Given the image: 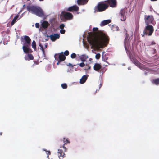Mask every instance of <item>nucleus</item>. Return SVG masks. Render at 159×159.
I'll return each instance as SVG.
<instances>
[{"label":"nucleus","mask_w":159,"mask_h":159,"mask_svg":"<svg viewBox=\"0 0 159 159\" xmlns=\"http://www.w3.org/2000/svg\"><path fill=\"white\" fill-rule=\"evenodd\" d=\"M99 36L98 37L89 36L87 38L89 44L97 49L99 50L100 48H102L106 47L109 42L108 36L105 33L98 31Z\"/></svg>","instance_id":"nucleus-1"},{"label":"nucleus","mask_w":159,"mask_h":159,"mask_svg":"<svg viewBox=\"0 0 159 159\" xmlns=\"http://www.w3.org/2000/svg\"><path fill=\"white\" fill-rule=\"evenodd\" d=\"M31 39L28 36H24V38L22 41L23 42L22 48L23 52L26 53H31L32 51L30 48Z\"/></svg>","instance_id":"nucleus-2"},{"label":"nucleus","mask_w":159,"mask_h":159,"mask_svg":"<svg viewBox=\"0 0 159 159\" xmlns=\"http://www.w3.org/2000/svg\"><path fill=\"white\" fill-rule=\"evenodd\" d=\"M27 10L39 17H42L44 16L43 10L40 7L34 6H29L27 7Z\"/></svg>","instance_id":"nucleus-3"},{"label":"nucleus","mask_w":159,"mask_h":159,"mask_svg":"<svg viewBox=\"0 0 159 159\" xmlns=\"http://www.w3.org/2000/svg\"><path fill=\"white\" fill-rule=\"evenodd\" d=\"M108 7V5L105 1L99 2L97 5L95 6L94 10V13L103 12L105 11Z\"/></svg>","instance_id":"nucleus-4"},{"label":"nucleus","mask_w":159,"mask_h":159,"mask_svg":"<svg viewBox=\"0 0 159 159\" xmlns=\"http://www.w3.org/2000/svg\"><path fill=\"white\" fill-rule=\"evenodd\" d=\"M72 14L69 12L62 11L61 16V18L62 20H71L73 18Z\"/></svg>","instance_id":"nucleus-5"},{"label":"nucleus","mask_w":159,"mask_h":159,"mask_svg":"<svg viewBox=\"0 0 159 159\" xmlns=\"http://www.w3.org/2000/svg\"><path fill=\"white\" fill-rule=\"evenodd\" d=\"M154 30L153 26L152 25H148L145 27L144 30V34H148V36H151Z\"/></svg>","instance_id":"nucleus-6"},{"label":"nucleus","mask_w":159,"mask_h":159,"mask_svg":"<svg viewBox=\"0 0 159 159\" xmlns=\"http://www.w3.org/2000/svg\"><path fill=\"white\" fill-rule=\"evenodd\" d=\"M127 12L125 8L121 9L119 13V16L122 21H125L126 19V14Z\"/></svg>","instance_id":"nucleus-7"},{"label":"nucleus","mask_w":159,"mask_h":159,"mask_svg":"<svg viewBox=\"0 0 159 159\" xmlns=\"http://www.w3.org/2000/svg\"><path fill=\"white\" fill-rule=\"evenodd\" d=\"M54 57L56 61H64L66 58L65 55L63 52L60 53H56L54 55Z\"/></svg>","instance_id":"nucleus-8"},{"label":"nucleus","mask_w":159,"mask_h":159,"mask_svg":"<svg viewBox=\"0 0 159 159\" xmlns=\"http://www.w3.org/2000/svg\"><path fill=\"white\" fill-rule=\"evenodd\" d=\"M144 20L146 24L148 25L152 23L154 20V18L152 15H145Z\"/></svg>","instance_id":"nucleus-9"},{"label":"nucleus","mask_w":159,"mask_h":159,"mask_svg":"<svg viewBox=\"0 0 159 159\" xmlns=\"http://www.w3.org/2000/svg\"><path fill=\"white\" fill-rule=\"evenodd\" d=\"M108 5V7L110 6L112 8H114L117 6V1L116 0H107L105 1Z\"/></svg>","instance_id":"nucleus-10"},{"label":"nucleus","mask_w":159,"mask_h":159,"mask_svg":"<svg viewBox=\"0 0 159 159\" xmlns=\"http://www.w3.org/2000/svg\"><path fill=\"white\" fill-rule=\"evenodd\" d=\"M46 36L47 37H50L51 40L53 42L55 41L57 39H59L60 37V34H54L53 35L51 34L49 36L46 34Z\"/></svg>","instance_id":"nucleus-11"},{"label":"nucleus","mask_w":159,"mask_h":159,"mask_svg":"<svg viewBox=\"0 0 159 159\" xmlns=\"http://www.w3.org/2000/svg\"><path fill=\"white\" fill-rule=\"evenodd\" d=\"M79 10V7L76 5H74L73 6L70 7L66 9L67 11H77Z\"/></svg>","instance_id":"nucleus-12"},{"label":"nucleus","mask_w":159,"mask_h":159,"mask_svg":"<svg viewBox=\"0 0 159 159\" xmlns=\"http://www.w3.org/2000/svg\"><path fill=\"white\" fill-rule=\"evenodd\" d=\"M101 67L102 66L100 64L96 63L94 66L93 68L95 71L99 72V70L101 68Z\"/></svg>","instance_id":"nucleus-13"},{"label":"nucleus","mask_w":159,"mask_h":159,"mask_svg":"<svg viewBox=\"0 0 159 159\" xmlns=\"http://www.w3.org/2000/svg\"><path fill=\"white\" fill-rule=\"evenodd\" d=\"M89 0H77V3L79 5H84L87 3Z\"/></svg>","instance_id":"nucleus-14"},{"label":"nucleus","mask_w":159,"mask_h":159,"mask_svg":"<svg viewBox=\"0 0 159 159\" xmlns=\"http://www.w3.org/2000/svg\"><path fill=\"white\" fill-rule=\"evenodd\" d=\"M63 141L64 144L63 145L62 147L64 149V151L66 152L67 149L66 147H65V144L67 143H70V142L69 140L68 139H66L65 138H64Z\"/></svg>","instance_id":"nucleus-15"},{"label":"nucleus","mask_w":159,"mask_h":159,"mask_svg":"<svg viewBox=\"0 0 159 159\" xmlns=\"http://www.w3.org/2000/svg\"><path fill=\"white\" fill-rule=\"evenodd\" d=\"M111 22V21L110 20H104L101 22L100 24V26H104L110 23Z\"/></svg>","instance_id":"nucleus-16"},{"label":"nucleus","mask_w":159,"mask_h":159,"mask_svg":"<svg viewBox=\"0 0 159 159\" xmlns=\"http://www.w3.org/2000/svg\"><path fill=\"white\" fill-rule=\"evenodd\" d=\"M87 79V76L86 75H84L80 79V83L81 84H84L85 82L86 81Z\"/></svg>","instance_id":"nucleus-17"},{"label":"nucleus","mask_w":159,"mask_h":159,"mask_svg":"<svg viewBox=\"0 0 159 159\" xmlns=\"http://www.w3.org/2000/svg\"><path fill=\"white\" fill-rule=\"evenodd\" d=\"M48 25L49 24L48 22L46 21H43L41 24V26L44 29L47 28Z\"/></svg>","instance_id":"nucleus-18"},{"label":"nucleus","mask_w":159,"mask_h":159,"mask_svg":"<svg viewBox=\"0 0 159 159\" xmlns=\"http://www.w3.org/2000/svg\"><path fill=\"white\" fill-rule=\"evenodd\" d=\"M58 153L59 154V157H62L63 158L65 157V154L61 149H59L58 150Z\"/></svg>","instance_id":"nucleus-19"},{"label":"nucleus","mask_w":159,"mask_h":159,"mask_svg":"<svg viewBox=\"0 0 159 159\" xmlns=\"http://www.w3.org/2000/svg\"><path fill=\"white\" fill-rule=\"evenodd\" d=\"M131 60L132 61V59L131 58ZM133 63L137 66L139 67L141 65H142L136 59L132 58Z\"/></svg>","instance_id":"nucleus-20"},{"label":"nucleus","mask_w":159,"mask_h":159,"mask_svg":"<svg viewBox=\"0 0 159 159\" xmlns=\"http://www.w3.org/2000/svg\"><path fill=\"white\" fill-rule=\"evenodd\" d=\"M88 56L84 54L82 55L80 57V59L81 61H85L86 60V59L88 58Z\"/></svg>","instance_id":"nucleus-21"},{"label":"nucleus","mask_w":159,"mask_h":159,"mask_svg":"<svg viewBox=\"0 0 159 159\" xmlns=\"http://www.w3.org/2000/svg\"><path fill=\"white\" fill-rule=\"evenodd\" d=\"M152 83L156 85H159V78L153 79Z\"/></svg>","instance_id":"nucleus-22"},{"label":"nucleus","mask_w":159,"mask_h":159,"mask_svg":"<svg viewBox=\"0 0 159 159\" xmlns=\"http://www.w3.org/2000/svg\"><path fill=\"white\" fill-rule=\"evenodd\" d=\"M19 17V15H16L12 20L11 22V25H13L16 22V20Z\"/></svg>","instance_id":"nucleus-23"},{"label":"nucleus","mask_w":159,"mask_h":159,"mask_svg":"<svg viewBox=\"0 0 159 159\" xmlns=\"http://www.w3.org/2000/svg\"><path fill=\"white\" fill-rule=\"evenodd\" d=\"M32 46L35 51L36 50V45L35 42L34 40H33L32 44Z\"/></svg>","instance_id":"nucleus-24"},{"label":"nucleus","mask_w":159,"mask_h":159,"mask_svg":"<svg viewBox=\"0 0 159 159\" xmlns=\"http://www.w3.org/2000/svg\"><path fill=\"white\" fill-rule=\"evenodd\" d=\"M102 58L103 61H105L106 62H107L106 61L108 59V57H107L105 55L102 54Z\"/></svg>","instance_id":"nucleus-25"},{"label":"nucleus","mask_w":159,"mask_h":159,"mask_svg":"<svg viewBox=\"0 0 159 159\" xmlns=\"http://www.w3.org/2000/svg\"><path fill=\"white\" fill-rule=\"evenodd\" d=\"M112 28V29L114 31L116 30L118 31L119 30V28L117 26L113 25Z\"/></svg>","instance_id":"nucleus-26"},{"label":"nucleus","mask_w":159,"mask_h":159,"mask_svg":"<svg viewBox=\"0 0 159 159\" xmlns=\"http://www.w3.org/2000/svg\"><path fill=\"white\" fill-rule=\"evenodd\" d=\"M28 57L29 60H32L34 59V57L31 54H28Z\"/></svg>","instance_id":"nucleus-27"},{"label":"nucleus","mask_w":159,"mask_h":159,"mask_svg":"<svg viewBox=\"0 0 159 159\" xmlns=\"http://www.w3.org/2000/svg\"><path fill=\"white\" fill-rule=\"evenodd\" d=\"M62 88L63 89H66L67 87V85L66 84H63L61 85Z\"/></svg>","instance_id":"nucleus-28"},{"label":"nucleus","mask_w":159,"mask_h":159,"mask_svg":"<svg viewBox=\"0 0 159 159\" xmlns=\"http://www.w3.org/2000/svg\"><path fill=\"white\" fill-rule=\"evenodd\" d=\"M39 46L40 47V49L41 50L43 53H44V50L42 46V45L40 43L39 44Z\"/></svg>","instance_id":"nucleus-29"},{"label":"nucleus","mask_w":159,"mask_h":159,"mask_svg":"<svg viewBox=\"0 0 159 159\" xmlns=\"http://www.w3.org/2000/svg\"><path fill=\"white\" fill-rule=\"evenodd\" d=\"M100 54L99 53H98L96 55L95 57L97 59H99L100 58Z\"/></svg>","instance_id":"nucleus-30"},{"label":"nucleus","mask_w":159,"mask_h":159,"mask_svg":"<svg viewBox=\"0 0 159 159\" xmlns=\"http://www.w3.org/2000/svg\"><path fill=\"white\" fill-rule=\"evenodd\" d=\"M65 26V25L63 24H61L59 26V28L61 29H63Z\"/></svg>","instance_id":"nucleus-31"},{"label":"nucleus","mask_w":159,"mask_h":159,"mask_svg":"<svg viewBox=\"0 0 159 159\" xmlns=\"http://www.w3.org/2000/svg\"><path fill=\"white\" fill-rule=\"evenodd\" d=\"M76 57V55L75 53H72L71 55V57L72 58H75Z\"/></svg>","instance_id":"nucleus-32"},{"label":"nucleus","mask_w":159,"mask_h":159,"mask_svg":"<svg viewBox=\"0 0 159 159\" xmlns=\"http://www.w3.org/2000/svg\"><path fill=\"white\" fill-rule=\"evenodd\" d=\"M60 32L61 34H63L65 33V30L63 29H61L60 30Z\"/></svg>","instance_id":"nucleus-33"},{"label":"nucleus","mask_w":159,"mask_h":159,"mask_svg":"<svg viewBox=\"0 0 159 159\" xmlns=\"http://www.w3.org/2000/svg\"><path fill=\"white\" fill-rule=\"evenodd\" d=\"M64 55L66 56L68 55L69 54V52L68 50H66L64 52Z\"/></svg>","instance_id":"nucleus-34"},{"label":"nucleus","mask_w":159,"mask_h":159,"mask_svg":"<svg viewBox=\"0 0 159 159\" xmlns=\"http://www.w3.org/2000/svg\"><path fill=\"white\" fill-rule=\"evenodd\" d=\"M79 65L81 67H84L85 66V64L83 62L81 63L80 64H79Z\"/></svg>","instance_id":"nucleus-35"},{"label":"nucleus","mask_w":159,"mask_h":159,"mask_svg":"<svg viewBox=\"0 0 159 159\" xmlns=\"http://www.w3.org/2000/svg\"><path fill=\"white\" fill-rule=\"evenodd\" d=\"M98 28L97 27H94L93 29V31H98Z\"/></svg>","instance_id":"nucleus-36"},{"label":"nucleus","mask_w":159,"mask_h":159,"mask_svg":"<svg viewBox=\"0 0 159 159\" xmlns=\"http://www.w3.org/2000/svg\"><path fill=\"white\" fill-rule=\"evenodd\" d=\"M35 27L36 28H39V23H37L35 24Z\"/></svg>","instance_id":"nucleus-37"},{"label":"nucleus","mask_w":159,"mask_h":159,"mask_svg":"<svg viewBox=\"0 0 159 159\" xmlns=\"http://www.w3.org/2000/svg\"><path fill=\"white\" fill-rule=\"evenodd\" d=\"M126 38H125V39H126L128 37V36H129V34H127V31L126 30Z\"/></svg>","instance_id":"nucleus-38"},{"label":"nucleus","mask_w":159,"mask_h":159,"mask_svg":"<svg viewBox=\"0 0 159 159\" xmlns=\"http://www.w3.org/2000/svg\"><path fill=\"white\" fill-rule=\"evenodd\" d=\"M51 153L50 151H47V154L48 155H48H50Z\"/></svg>","instance_id":"nucleus-39"},{"label":"nucleus","mask_w":159,"mask_h":159,"mask_svg":"<svg viewBox=\"0 0 159 159\" xmlns=\"http://www.w3.org/2000/svg\"><path fill=\"white\" fill-rule=\"evenodd\" d=\"M156 44V43L154 41H152L151 42V44L152 45H154Z\"/></svg>","instance_id":"nucleus-40"},{"label":"nucleus","mask_w":159,"mask_h":159,"mask_svg":"<svg viewBox=\"0 0 159 159\" xmlns=\"http://www.w3.org/2000/svg\"><path fill=\"white\" fill-rule=\"evenodd\" d=\"M69 66H71L72 67H73V66L71 63H69Z\"/></svg>","instance_id":"nucleus-41"},{"label":"nucleus","mask_w":159,"mask_h":159,"mask_svg":"<svg viewBox=\"0 0 159 159\" xmlns=\"http://www.w3.org/2000/svg\"><path fill=\"white\" fill-rule=\"evenodd\" d=\"M58 61L57 62V65H58L59 63H60V62L61 61H59V60L58 61Z\"/></svg>","instance_id":"nucleus-42"},{"label":"nucleus","mask_w":159,"mask_h":159,"mask_svg":"<svg viewBox=\"0 0 159 159\" xmlns=\"http://www.w3.org/2000/svg\"><path fill=\"white\" fill-rule=\"evenodd\" d=\"M142 37H144L145 35H148V34H144V31H143V34L142 35Z\"/></svg>","instance_id":"nucleus-43"},{"label":"nucleus","mask_w":159,"mask_h":159,"mask_svg":"<svg viewBox=\"0 0 159 159\" xmlns=\"http://www.w3.org/2000/svg\"><path fill=\"white\" fill-rule=\"evenodd\" d=\"M87 67H88V68H87L88 69H89L91 67L90 66H87Z\"/></svg>","instance_id":"nucleus-44"},{"label":"nucleus","mask_w":159,"mask_h":159,"mask_svg":"<svg viewBox=\"0 0 159 159\" xmlns=\"http://www.w3.org/2000/svg\"><path fill=\"white\" fill-rule=\"evenodd\" d=\"M102 85L101 84H100L99 85V88L100 89L102 86Z\"/></svg>","instance_id":"nucleus-45"},{"label":"nucleus","mask_w":159,"mask_h":159,"mask_svg":"<svg viewBox=\"0 0 159 159\" xmlns=\"http://www.w3.org/2000/svg\"><path fill=\"white\" fill-rule=\"evenodd\" d=\"M152 1H156L157 0H151Z\"/></svg>","instance_id":"nucleus-46"},{"label":"nucleus","mask_w":159,"mask_h":159,"mask_svg":"<svg viewBox=\"0 0 159 159\" xmlns=\"http://www.w3.org/2000/svg\"><path fill=\"white\" fill-rule=\"evenodd\" d=\"M46 39V41H47V40H48V39Z\"/></svg>","instance_id":"nucleus-47"},{"label":"nucleus","mask_w":159,"mask_h":159,"mask_svg":"<svg viewBox=\"0 0 159 159\" xmlns=\"http://www.w3.org/2000/svg\"><path fill=\"white\" fill-rule=\"evenodd\" d=\"M2 133H0V135H2Z\"/></svg>","instance_id":"nucleus-48"},{"label":"nucleus","mask_w":159,"mask_h":159,"mask_svg":"<svg viewBox=\"0 0 159 159\" xmlns=\"http://www.w3.org/2000/svg\"><path fill=\"white\" fill-rule=\"evenodd\" d=\"M47 45L46 44L45 45V47L47 48Z\"/></svg>","instance_id":"nucleus-49"},{"label":"nucleus","mask_w":159,"mask_h":159,"mask_svg":"<svg viewBox=\"0 0 159 159\" xmlns=\"http://www.w3.org/2000/svg\"><path fill=\"white\" fill-rule=\"evenodd\" d=\"M40 1H43V0H39Z\"/></svg>","instance_id":"nucleus-50"},{"label":"nucleus","mask_w":159,"mask_h":159,"mask_svg":"<svg viewBox=\"0 0 159 159\" xmlns=\"http://www.w3.org/2000/svg\"><path fill=\"white\" fill-rule=\"evenodd\" d=\"M91 59H92L90 58V60H91Z\"/></svg>","instance_id":"nucleus-51"},{"label":"nucleus","mask_w":159,"mask_h":159,"mask_svg":"<svg viewBox=\"0 0 159 159\" xmlns=\"http://www.w3.org/2000/svg\"><path fill=\"white\" fill-rule=\"evenodd\" d=\"M25 6V5H23V6L24 7V6Z\"/></svg>","instance_id":"nucleus-52"}]
</instances>
